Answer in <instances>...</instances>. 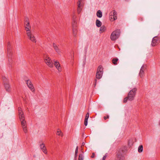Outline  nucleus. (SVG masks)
<instances>
[{
  "label": "nucleus",
  "mask_w": 160,
  "mask_h": 160,
  "mask_svg": "<svg viewBox=\"0 0 160 160\" xmlns=\"http://www.w3.org/2000/svg\"><path fill=\"white\" fill-rule=\"evenodd\" d=\"M24 27L27 31V35L29 39L32 42H36V39L30 31L31 26L28 18H26L25 20Z\"/></svg>",
  "instance_id": "nucleus-1"
},
{
  "label": "nucleus",
  "mask_w": 160,
  "mask_h": 160,
  "mask_svg": "<svg viewBox=\"0 0 160 160\" xmlns=\"http://www.w3.org/2000/svg\"><path fill=\"white\" fill-rule=\"evenodd\" d=\"M7 51L9 64L10 66H12V64L13 63L14 58L12 52V47L9 42H8L7 43Z\"/></svg>",
  "instance_id": "nucleus-2"
},
{
  "label": "nucleus",
  "mask_w": 160,
  "mask_h": 160,
  "mask_svg": "<svg viewBox=\"0 0 160 160\" xmlns=\"http://www.w3.org/2000/svg\"><path fill=\"white\" fill-rule=\"evenodd\" d=\"M120 29H116L111 33L110 38L112 41H115L120 36Z\"/></svg>",
  "instance_id": "nucleus-3"
},
{
  "label": "nucleus",
  "mask_w": 160,
  "mask_h": 160,
  "mask_svg": "<svg viewBox=\"0 0 160 160\" xmlns=\"http://www.w3.org/2000/svg\"><path fill=\"white\" fill-rule=\"evenodd\" d=\"M76 16L73 15L72 17V27L73 34L75 36L77 32V22L76 20Z\"/></svg>",
  "instance_id": "nucleus-4"
},
{
  "label": "nucleus",
  "mask_w": 160,
  "mask_h": 160,
  "mask_svg": "<svg viewBox=\"0 0 160 160\" xmlns=\"http://www.w3.org/2000/svg\"><path fill=\"white\" fill-rule=\"evenodd\" d=\"M2 79L5 90L7 91L10 92L11 91V87L9 83L8 80L7 78L5 76L2 77Z\"/></svg>",
  "instance_id": "nucleus-5"
},
{
  "label": "nucleus",
  "mask_w": 160,
  "mask_h": 160,
  "mask_svg": "<svg viewBox=\"0 0 160 160\" xmlns=\"http://www.w3.org/2000/svg\"><path fill=\"white\" fill-rule=\"evenodd\" d=\"M137 90L136 88H134L130 91L128 95L129 97V101H132L134 100Z\"/></svg>",
  "instance_id": "nucleus-6"
},
{
  "label": "nucleus",
  "mask_w": 160,
  "mask_h": 160,
  "mask_svg": "<svg viewBox=\"0 0 160 160\" xmlns=\"http://www.w3.org/2000/svg\"><path fill=\"white\" fill-rule=\"evenodd\" d=\"M103 73V68L100 65L98 67L96 75V78L98 79H100L102 76Z\"/></svg>",
  "instance_id": "nucleus-7"
},
{
  "label": "nucleus",
  "mask_w": 160,
  "mask_h": 160,
  "mask_svg": "<svg viewBox=\"0 0 160 160\" xmlns=\"http://www.w3.org/2000/svg\"><path fill=\"white\" fill-rule=\"evenodd\" d=\"M24 118V117L22 118H21V117L20 118V120L21 122L22 126L23 128V131L25 133H26L27 132V123Z\"/></svg>",
  "instance_id": "nucleus-8"
},
{
  "label": "nucleus",
  "mask_w": 160,
  "mask_h": 160,
  "mask_svg": "<svg viewBox=\"0 0 160 160\" xmlns=\"http://www.w3.org/2000/svg\"><path fill=\"white\" fill-rule=\"evenodd\" d=\"M44 60L46 64L50 68L53 67V62L49 57H47L46 58H45Z\"/></svg>",
  "instance_id": "nucleus-9"
},
{
  "label": "nucleus",
  "mask_w": 160,
  "mask_h": 160,
  "mask_svg": "<svg viewBox=\"0 0 160 160\" xmlns=\"http://www.w3.org/2000/svg\"><path fill=\"white\" fill-rule=\"evenodd\" d=\"M26 81L27 82V84L28 87L33 92H35V89L31 81L28 79Z\"/></svg>",
  "instance_id": "nucleus-10"
},
{
  "label": "nucleus",
  "mask_w": 160,
  "mask_h": 160,
  "mask_svg": "<svg viewBox=\"0 0 160 160\" xmlns=\"http://www.w3.org/2000/svg\"><path fill=\"white\" fill-rule=\"evenodd\" d=\"M158 39V37L157 36L154 37L153 38L151 43V45L152 46H155L159 42Z\"/></svg>",
  "instance_id": "nucleus-11"
},
{
  "label": "nucleus",
  "mask_w": 160,
  "mask_h": 160,
  "mask_svg": "<svg viewBox=\"0 0 160 160\" xmlns=\"http://www.w3.org/2000/svg\"><path fill=\"white\" fill-rule=\"evenodd\" d=\"M117 12L116 11L113 10L112 11L110 12L109 18L112 19L113 17L114 20H116L117 19Z\"/></svg>",
  "instance_id": "nucleus-12"
},
{
  "label": "nucleus",
  "mask_w": 160,
  "mask_h": 160,
  "mask_svg": "<svg viewBox=\"0 0 160 160\" xmlns=\"http://www.w3.org/2000/svg\"><path fill=\"white\" fill-rule=\"evenodd\" d=\"M40 147L41 149L42 150V151L45 154H47V151L46 148L43 143H42L40 145Z\"/></svg>",
  "instance_id": "nucleus-13"
},
{
  "label": "nucleus",
  "mask_w": 160,
  "mask_h": 160,
  "mask_svg": "<svg viewBox=\"0 0 160 160\" xmlns=\"http://www.w3.org/2000/svg\"><path fill=\"white\" fill-rule=\"evenodd\" d=\"M54 64L58 71H61V68L60 67V64L57 61H54Z\"/></svg>",
  "instance_id": "nucleus-14"
},
{
  "label": "nucleus",
  "mask_w": 160,
  "mask_h": 160,
  "mask_svg": "<svg viewBox=\"0 0 160 160\" xmlns=\"http://www.w3.org/2000/svg\"><path fill=\"white\" fill-rule=\"evenodd\" d=\"M52 46L56 52H57L58 54H60L61 53V51L59 49L57 45L55 43H53L52 44Z\"/></svg>",
  "instance_id": "nucleus-15"
},
{
  "label": "nucleus",
  "mask_w": 160,
  "mask_h": 160,
  "mask_svg": "<svg viewBox=\"0 0 160 160\" xmlns=\"http://www.w3.org/2000/svg\"><path fill=\"white\" fill-rule=\"evenodd\" d=\"M18 113H19V118H20L21 117L22 118L24 117V115L23 114V113L22 112V109L20 107H19L18 108Z\"/></svg>",
  "instance_id": "nucleus-16"
},
{
  "label": "nucleus",
  "mask_w": 160,
  "mask_h": 160,
  "mask_svg": "<svg viewBox=\"0 0 160 160\" xmlns=\"http://www.w3.org/2000/svg\"><path fill=\"white\" fill-rule=\"evenodd\" d=\"M117 158L119 160H123L124 159V157L123 154H121L120 151H119L117 154Z\"/></svg>",
  "instance_id": "nucleus-17"
},
{
  "label": "nucleus",
  "mask_w": 160,
  "mask_h": 160,
  "mask_svg": "<svg viewBox=\"0 0 160 160\" xmlns=\"http://www.w3.org/2000/svg\"><path fill=\"white\" fill-rule=\"evenodd\" d=\"M144 66L142 65L140 69V72H139V76L140 77L142 78L143 77V75L144 74Z\"/></svg>",
  "instance_id": "nucleus-18"
},
{
  "label": "nucleus",
  "mask_w": 160,
  "mask_h": 160,
  "mask_svg": "<svg viewBox=\"0 0 160 160\" xmlns=\"http://www.w3.org/2000/svg\"><path fill=\"white\" fill-rule=\"evenodd\" d=\"M118 58H112V63L114 65H117L118 64Z\"/></svg>",
  "instance_id": "nucleus-19"
},
{
  "label": "nucleus",
  "mask_w": 160,
  "mask_h": 160,
  "mask_svg": "<svg viewBox=\"0 0 160 160\" xmlns=\"http://www.w3.org/2000/svg\"><path fill=\"white\" fill-rule=\"evenodd\" d=\"M96 25L98 27H100L102 25L101 22L98 19L96 20Z\"/></svg>",
  "instance_id": "nucleus-20"
},
{
  "label": "nucleus",
  "mask_w": 160,
  "mask_h": 160,
  "mask_svg": "<svg viewBox=\"0 0 160 160\" xmlns=\"http://www.w3.org/2000/svg\"><path fill=\"white\" fill-rule=\"evenodd\" d=\"M97 16L99 18H101L102 16V13L101 11L99 10L98 11L97 13Z\"/></svg>",
  "instance_id": "nucleus-21"
},
{
  "label": "nucleus",
  "mask_w": 160,
  "mask_h": 160,
  "mask_svg": "<svg viewBox=\"0 0 160 160\" xmlns=\"http://www.w3.org/2000/svg\"><path fill=\"white\" fill-rule=\"evenodd\" d=\"M106 29V28L104 26H102L101 27L100 31H101L102 32H104Z\"/></svg>",
  "instance_id": "nucleus-22"
},
{
  "label": "nucleus",
  "mask_w": 160,
  "mask_h": 160,
  "mask_svg": "<svg viewBox=\"0 0 160 160\" xmlns=\"http://www.w3.org/2000/svg\"><path fill=\"white\" fill-rule=\"evenodd\" d=\"M138 152L140 153L142 152L143 151V146L142 145H141L139 146L138 148Z\"/></svg>",
  "instance_id": "nucleus-23"
},
{
  "label": "nucleus",
  "mask_w": 160,
  "mask_h": 160,
  "mask_svg": "<svg viewBox=\"0 0 160 160\" xmlns=\"http://www.w3.org/2000/svg\"><path fill=\"white\" fill-rule=\"evenodd\" d=\"M82 5H81L80 6H79V7H78V8H77V11L78 13H80V12H81V11L82 10Z\"/></svg>",
  "instance_id": "nucleus-24"
},
{
  "label": "nucleus",
  "mask_w": 160,
  "mask_h": 160,
  "mask_svg": "<svg viewBox=\"0 0 160 160\" xmlns=\"http://www.w3.org/2000/svg\"><path fill=\"white\" fill-rule=\"evenodd\" d=\"M128 145L130 146H132L133 144L132 140V139L129 140L128 142Z\"/></svg>",
  "instance_id": "nucleus-25"
},
{
  "label": "nucleus",
  "mask_w": 160,
  "mask_h": 160,
  "mask_svg": "<svg viewBox=\"0 0 160 160\" xmlns=\"http://www.w3.org/2000/svg\"><path fill=\"white\" fill-rule=\"evenodd\" d=\"M83 158L82 154H80L79 156L78 160H83Z\"/></svg>",
  "instance_id": "nucleus-26"
},
{
  "label": "nucleus",
  "mask_w": 160,
  "mask_h": 160,
  "mask_svg": "<svg viewBox=\"0 0 160 160\" xmlns=\"http://www.w3.org/2000/svg\"><path fill=\"white\" fill-rule=\"evenodd\" d=\"M128 99L129 100V97L128 96L127 97H126L123 100V102L124 103H126L127 102Z\"/></svg>",
  "instance_id": "nucleus-27"
},
{
  "label": "nucleus",
  "mask_w": 160,
  "mask_h": 160,
  "mask_svg": "<svg viewBox=\"0 0 160 160\" xmlns=\"http://www.w3.org/2000/svg\"><path fill=\"white\" fill-rule=\"evenodd\" d=\"M89 112H87L86 114L85 119L88 120V119L89 117Z\"/></svg>",
  "instance_id": "nucleus-28"
},
{
  "label": "nucleus",
  "mask_w": 160,
  "mask_h": 160,
  "mask_svg": "<svg viewBox=\"0 0 160 160\" xmlns=\"http://www.w3.org/2000/svg\"><path fill=\"white\" fill-rule=\"evenodd\" d=\"M61 133V131L60 130H58L57 131V134L59 136H62Z\"/></svg>",
  "instance_id": "nucleus-29"
},
{
  "label": "nucleus",
  "mask_w": 160,
  "mask_h": 160,
  "mask_svg": "<svg viewBox=\"0 0 160 160\" xmlns=\"http://www.w3.org/2000/svg\"><path fill=\"white\" fill-rule=\"evenodd\" d=\"M82 0H78V7H79V6H80L81 5V2L82 1Z\"/></svg>",
  "instance_id": "nucleus-30"
},
{
  "label": "nucleus",
  "mask_w": 160,
  "mask_h": 160,
  "mask_svg": "<svg viewBox=\"0 0 160 160\" xmlns=\"http://www.w3.org/2000/svg\"><path fill=\"white\" fill-rule=\"evenodd\" d=\"M88 120L85 119L84 120V125L85 126H87L88 124Z\"/></svg>",
  "instance_id": "nucleus-31"
},
{
  "label": "nucleus",
  "mask_w": 160,
  "mask_h": 160,
  "mask_svg": "<svg viewBox=\"0 0 160 160\" xmlns=\"http://www.w3.org/2000/svg\"><path fill=\"white\" fill-rule=\"evenodd\" d=\"M109 116L108 115H107V116H104L103 117V118L104 120H106L107 119L109 118Z\"/></svg>",
  "instance_id": "nucleus-32"
},
{
  "label": "nucleus",
  "mask_w": 160,
  "mask_h": 160,
  "mask_svg": "<svg viewBox=\"0 0 160 160\" xmlns=\"http://www.w3.org/2000/svg\"><path fill=\"white\" fill-rule=\"evenodd\" d=\"M78 146H77L76 148V149H75V152H76V153H78Z\"/></svg>",
  "instance_id": "nucleus-33"
},
{
  "label": "nucleus",
  "mask_w": 160,
  "mask_h": 160,
  "mask_svg": "<svg viewBox=\"0 0 160 160\" xmlns=\"http://www.w3.org/2000/svg\"><path fill=\"white\" fill-rule=\"evenodd\" d=\"M95 157V153L94 152H93L92 153V155L91 156V158H94Z\"/></svg>",
  "instance_id": "nucleus-34"
},
{
  "label": "nucleus",
  "mask_w": 160,
  "mask_h": 160,
  "mask_svg": "<svg viewBox=\"0 0 160 160\" xmlns=\"http://www.w3.org/2000/svg\"><path fill=\"white\" fill-rule=\"evenodd\" d=\"M139 19L141 21H142L143 20V18L141 17H140L139 18Z\"/></svg>",
  "instance_id": "nucleus-35"
},
{
  "label": "nucleus",
  "mask_w": 160,
  "mask_h": 160,
  "mask_svg": "<svg viewBox=\"0 0 160 160\" xmlns=\"http://www.w3.org/2000/svg\"><path fill=\"white\" fill-rule=\"evenodd\" d=\"M106 158V156H103V157L102 158V159L103 160H105Z\"/></svg>",
  "instance_id": "nucleus-36"
},
{
  "label": "nucleus",
  "mask_w": 160,
  "mask_h": 160,
  "mask_svg": "<svg viewBox=\"0 0 160 160\" xmlns=\"http://www.w3.org/2000/svg\"><path fill=\"white\" fill-rule=\"evenodd\" d=\"M97 80L96 79H95V83H94V85H95V86L96 85V82H97Z\"/></svg>",
  "instance_id": "nucleus-37"
},
{
  "label": "nucleus",
  "mask_w": 160,
  "mask_h": 160,
  "mask_svg": "<svg viewBox=\"0 0 160 160\" xmlns=\"http://www.w3.org/2000/svg\"><path fill=\"white\" fill-rule=\"evenodd\" d=\"M77 154L78 153H76V152H75V157L76 158L77 157Z\"/></svg>",
  "instance_id": "nucleus-38"
},
{
  "label": "nucleus",
  "mask_w": 160,
  "mask_h": 160,
  "mask_svg": "<svg viewBox=\"0 0 160 160\" xmlns=\"http://www.w3.org/2000/svg\"><path fill=\"white\" fill-rule=\"evenodd\" d=\"M85 143L84 142H83L82 143V146H84L85 145Z\"/></svg>",
  "instance_id": "nucleus-39"
},
{
  "label": "nucleus",
  "mask_w": 160,
  "mask_h": 160,
  "mask_svg": "<svg viewBox=\"0 0 160 160\" xmlns=\"http://www.w3.org/2000/svg\"><path fill=\"white\" fill-rule=\"evenodd\" d=\"M159 125H160V122H159Z\"/></svg>",
  "instance_id": "nucleus-40"
},
{
  "label": "nucleus",
  "mask_w": 160,
  "mask_h": 160,
  "mask_svg": "<svg viewBox=\"0 0 160 160\" xmlns=\"http://www.w3.org/2000/svg\"><path fill=\"white\" fill-rule=\"evenodd\" d=\"M126 1H128V0H125Z\"/></svg>",
  "instance_id": "nucleus-41"
}]
</instances>
